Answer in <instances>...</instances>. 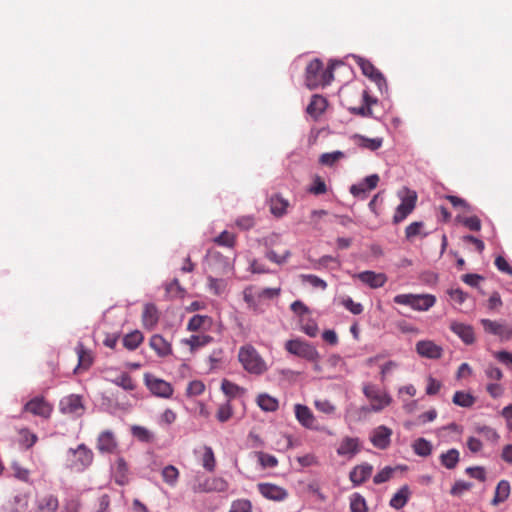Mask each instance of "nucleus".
<instances>
[{
	"mask_svg": "<svg viewBox=\"0 0 512 512\" xmlns=\"http://www.w3.org/2000/svg\"><path fill=\"white\" fill-rule=\"evenodd\" d=\"M335 64L330 63L327 68L323 67V63L319 59L310 61L306 67L305 82L309 89H316L318 87H325L329 85L334 76Z\"/></svg>",
	"mask_w": 512,
	"mask_h": 512,
	"instance_id": "obj_1",
	"label": "nucleus"
},
{
	"mask_svg": "<svg viewBox=\"0 0 512 512\" xmlns=\"http://www.w3.org/2000/svg\"><path fill=\"white\" fill-rule=\"evenodd\" d=\"M238 360L244 370L250 374L262 375L268 370L265 360L251 344H245L239 348Z\"/></svg>",
	"mask_w": 512,
	"mask_h": 512,
	"instance_id": "obj_2",
	"label": "nucleus"
},
{
	"mask_svg": "<svg viewBox=\"0 0 512 512\" xmlns=\"http://www.w3.org/2000/svg\"><path fill=\"white\" fill-rule=\"evenodd\" d=\"M94 460V454L85 444H79L77 448H70L66 454V467L76 473L85 471Z\"/></svg>",
	"mask_w": 512,
	"mask_h": 512,
	"instance_id": "obj_3",
	"label": "nucleus"
},
{
	"mask_svg": "<svg viewBox=\"0 0 512 512\" xmlns=\"http://www.w3.org/2000/svg\"><path fill=\"white\" fill-rule=\"evenodd\" d=\"M393 301L399 305L411 307L416 311H427L436 302L435 296L431 294H398L393 298Z\"/></svg>",
	"mask_w": 512,
	"mask_h": 512,
	"instance_id": "obj_4",
	"label": "nucleus"
},
{
	"mask_svg": "<svg viewBox=\"0 0 512 512\" xmlns=\"http://www.w3.org/2000/svg\"><path fill=\"white\" fill-rule=\"evenodd\" d=\"M398 197L401 199V203L397 206L393 215L394 224L404 221L414 211L417 203V193L406 187L398 192Z\"/></svg>",
	"mask_w": 512,
	"mask_h": 512,
	"instance_id": "obj_5",
	"label": "nucleus"
},
{
	"mask_svg": "<svg viewBox=\"0 0 512 512\" xmlns=\"http://www.w3.org/2000/svg\"><path fill=\"white\" fill-rule=\"evenodd\" d=\"M363 394L370 401V409L373 412H380L392 403L391 396L372 383L364 384Z\"/></svg>",
	"mask_w": 512,
	"mask_h": 512,
	"instance_id": "obj_6",
	"label": "nucleus"
},
{
	"mask_svg": "<svg viewBox=\"0 0 512 512\" xmlns=\"http://www.w3.org/2000/svg\"><path fill=\"white\" fill-rule=\"evenodd\" d=\"M285 349L295 356L301 357L307 361H317L320 355L316 348L308 342L300 339H291L285 343Z\"/></svg>",
	"mask_w": 512,
	"mask_h": 512,
	"instance_id": "obj_7",
	"label": "nucleus"
},
{
	"mask_svg": "<svg viewBox=\"0 0 512 512\" xmlns=\"http://www.w3.org/2000/svg\"><path fill=\"white\" fill-rule=\"evenodd\" d=\"M480 322L485 333L497 336L501 341L512 339V325L490 319H481Z\"/></svg>",
	"mask_w": 512,
	"mask_h": 512,
	"instance_id": "obj_8",
	"label": "nucleus"
},
{
	"mask_svg": "<svg viewBox=\"0 0 512 512\" xmlns=\"http://www.w3.org/2000/svg\"><path fill=\"white\" fill-rule=\"evenodd\" d=\"M144 381L150 392L157 397L170 398L173 394L174 390L169 382L152 374H145Z\"/></svg>",
	"mask_w": 512,
	"mask_h": 512,
	"instance_id": "obj_9",
	"label": "nucleus"
},
{
	"mask_svg": "<svg viewBox=\"0 0 512 512\" xmlns=\"http://www.w3.org/2000/svg\"><path fill=\"white\" fill-rule=\"evenodd\" d=\"M258 492L267 500L274 502L285 501L289 493L284 488L274 483L262 482L257 484Z\"/></svg>",
	"mask_w": 512,
	"mask_h": 512,
	"instance_id": "obj_10",
	"label": "nucleus"
},
{
	"mask_svg": "<svg viewBox=\"0 0 512 512\" xmlns=\"http://www.w3.org/2000/svg\"><path fill=\"white\" fill-rule=\"evenodd\" d=\"M96 448L102 454H117L119 443L115 433L111 430L102 431L97 437Z\"/></svg>",
	"mask_w": 512,
	"mask_h": 512,
	"instance_id": "obj_11",
	"label": "nucleus"
},
{
	"mask_svg": "<svg viewBox=\"0 0 512 512\" xmlns=\"http://www.w3.org/2000/svg\"><path fill=\"white\" fill-rule=\"evenodd\" d=\"M23 411L47 419L51 416L53 406L44 397L38 396L28 401L24 405Z\"/></svg>",
	"mask_w": 512,
	"mask_h": 512,
	"instance_id": "obj_12",
	"label": "nucleus"
},
{
	"mask_svg": "<svg viewBox=\"0 0 512 512\" xmlns=\"http://www.w3.org/2000/svg\"><path fill=\"white\" fill-rule=\"evenodd\" d=\"M59 408L63 414L72 417H79L84 413V405L79 395L71 394L64 397L59 403Z\"/></svg>",
	"mask_w": 512,
	"mask_h": 512,
	"instance_id": "obj_13",
	"label": "nucleus"
},
{
	"mask_svg": "<svg viewBox=\"0 0 512 512\" xmlns=\"http://www.w3.org/2000/svg\"><path fill=\"white\" fill-rule=\"evenodd\" d=\"M356 63L360 67L362 73L374 81L380 90L382 87H386V80L383 74L367 59L357 57Z\"/></svg>",
	"mask_w": 512,
	"mask_h": 512,
	"instance_id": "obj_14",
	"label": "nucleus"
},
{
	"mask_svg": "<svg viewBox=\"0 0 512 512\" xmlns=\"http://www.w3.org/2000/svg\"><path fill=\"white\" fill-rule=\"evenodd\" d=\"M392 433L390 428L384 425L378 426L373 430L370 441L374 447L384 450L390 445Z\"/></svg>",
	"mask_w": 512,
	"mask_h": 512,
	"instance_id": "obj_15",
	"label": "nucleus"
},
{
	"mask_svg": "<svg viewBox=\"0 0 512 512\" xmlns=\"http://www.w3.org/2000/svg\"><path fill=\"white\" fill-rule=\"evenodd\" d=\"M213 326V319L208 315L196 314L192 316L186 326L189 332L207 333Z\"/></svg>",
	"mask_w": 512,
	"mask_h": 512,
	"instance_id": "obj_16",
	"label": "nucleus"
},
{
	"mask_svg": "<svg viewBox=\"0 0 512 512\" xmlns=\"http://www.w3.org/2000/svg\"><path fill=\"white\" fill-rule=\"evenodd\" d=\"M360 440L357 437H344L338 448L337 454L341 457L351 459L360 451Z\"/></svg>",
	"mask_w": 512,
	"mask_h": 512,
	"instance_id": "obj_17",
	"label": "nucleus"
},
{
	"mask_svg": "<svg viewBox=\"0 0 512 512\" xmlns=\"http://www.w3.org/2000/svg\"><path fill=\"white\" fill-rule=\"evenodd\" d=\"M450 329L465 344L471 345L475 342V333H474V329L471 325L453 321L450 324Z\"/></svg>",
	"mask_w": 512,
	"mask_h": 512,
	"instance_id": "obj_18",
	"label": "nucleus"
},
{
	"mask_svg": "<svg viewBox=\"0 0 512 512\" xmlns=\"http://www.w3.org/2000/svg\"><path fill=\"white\" fill-rule=\"evenodd\" d=\"M416 351L420 356L429 359H438L442 356V348L430 340L417 342Z\"/></svg>",
	"mask_w": 512,
	"mask_h": 512,
	"instance_id": "obj_19",
	"label": "nucleus"
},
{
	"mask_svg": "<svg viewBox=\"0 0 512 512\" xmlns=\"http://www.w3.org/2000/svg\"><path fill=\"white\" fill-rule=\"evenodd\" d=\"M357 278L372 289L380 288L387 282V276L384 273L374 271H363L357 274Z\"/></svg>",
	"mask_w": 512,
	"mask_h": 512,
	"instance_id": "obj_20",
	"label": "nucleus"
},
{
	"mask_svg": "<svg viewBox=\"0 0 512 512\" xmlns=\"http://www.w3.org/2000/svg\"><path fill=\"white\" fill-rule=\"evenodd\" d=\"M362 105L359 107H351L349 111L352 114L359 115L361 117H373L372 105L377 103V99L370 96L367 90L362 91Z\"/></svg>",
	"mask_w": 512,
	"mask_h": 512,
	"instance_id": "obj_21",
	"label": "nucleus"
},
{
	"mask_svg": "<svg viewBox=\"0 0 512 512\" xmlns=\"http://www.w3.org/2000/svg\"><path fill=\"white\" fill-rule=\"evenodd\" d=\"M150 347L159 357H167L172 354V345L162 335L155 334L149 340Z\"/></svg>",
	"mask_w": 512,
	"mask_h": 512,
	"instance_id": "obj_22",
	"label": "nucleus"
},
{
	"mask_svg": "<svg viewBox=\"0 0 512 512\" xmlns=\"http://www.w3.org/2000/svg\"><path fill=\"white\" fill-rule=\"evenodd\" d=\"M295 416L298 422L308 429L315 428V417L312 411L305 405L296 404L294 407Z\"/></svg>",
	"mask_w": 512,
	"mask_h": 512,
	"instance_id": "obj_23",
	"label": "nucleus"
},
{
	"mask_svg": "<svg viewBox=\"0 0 512 512\" xmlns=\"http://www.w3.org/2000/svg\"><path fill=\"white\" fill-rule=\"evenodd\" d=\"M372 471V465L364 463L354 467L349 474V478L354 486H359L371 476Z\"/></svg>",
	"mask_w": 512,
	"mask_h": 512,
	"instance_id": "obj_24",
	"label": "nucleus"
},
{
	"mask_svg": "<svg viewBox=\"0 0 512 512\" xmlns=\"http://www.w3.org/2000/svg\"><path fill=\"white\" fill-rule=\"evenodd\" d=\"M213 341V337L206 333L193 334L189 338L183 339L182 344L189 347L191 352H195L198 349L207 346Z\"/></svg>",
	"mask_w": 512,
	"mask_h": 512,
	"instance_id": "obj_25",
	"label": "nucleus"
},
{
	"mask_svg": "<svg viewBox=\"0 0 512 512\" xmlns=\"http://www.w3.org/2000/svg\"><path fill=\"white\" fill-rule=\"evenodd\" d=\"M159 321V312L154 304H145L142 312L143 327L152 330Z\"/></svg>",
	"mask_w": 512,
	"mask_h": 512,
	"instance_id": "obj_26",
	"label": "nucleus"
},
{
	"mask_svg": "<svg viewBox=\"0 0 512 512\" xmlns=\"http://www.w3.org/2000/svg\"><path fill=\"white\" fill-rule=\"evenodd\" d=\"M353 140L358 147L368 149L370 151L378 150L383 144L382 138H368L359 134H355L353 136Z\"/></svg>",
	"mask_w": 512,
	"mask_h": 512,
	"instance_id": "obj_27",
	"label": "nucleus"
},
{
	"mask_svg": "<svg viewBox=\"0 0 512 512\" xmlns=\"http://www.w3.org/2000/svg\"><path fill=\"white\" fill-rule=\"evenodd\" d=\"M327 106V101L320 95H313L310 103L307 106V113L312 117H318L324 112Z\"/></svg>",
	"mask_w": 512,
	"mask_h": 512,
	"instance_id": "obj_28",
	"label": "nucleus"
},
{
	"mask_svg": "<svg viewBox=\"0 0 512 512\" xmlns=\"http://www.w3.org/2000/svg\"><path fill=\"white\" fill-rule=\"evenodd\" d=\"M58 506L57 497L52 494H47L38 500L36 512H56Z\"/></svg>",
	"mask_w": 512,
	"mask_h": 512,
	"instance_id": "obj_29",
	"label": "nucleus"
},
{
	"mask_svg": "<svg viewBox=\"0 0 512 512\" xmlns=\"http://www.w3.org/2000/svg\"><path fill=\"white\" fill-rule=\"evenodd\" d=\"M270 211L276 217H282L286 214L289 206L288 200L279 195L272 196L269 201Z\"/></svg>",
	"mask_w": 512,
	"mask_h": 512,
	"instance_id": "obj_30",
	"label": "nucleus"
},
{
	"mask_svg": "<svg viewBox=\"0 0 512 512\" xmlns=\"http://www.w3.org/2000/svg\"><path fill=\"white\" fill-rule=\"evenodd\" d=\"M256 403L265 412H275L279 408V401L266 393L259 394Z\"/></svg>",
	"mask_w": 512,
	"mask_h": 512,
	"instance_id": "obj_31",
	"label": "nucleus"
},
{
	"mask_svg": "<svg viewBox=\"0 0 512 512\" xmlns=\"http://www.w3.org/2000/svg\"><path fill=\"white\" fill-rule=\"evenodd\" d=\"M76 353L78 356V365L75 369H88L93 363V357L89 350H87L82 343L76 346Z\"/></svg>",
	"mask_w": 512,
	"mask_h": 512,
	"instance_id": "obj_32",
	"label": "nucleus"
},
{
	"mask_svg": "<svg viewBox=\"0 0 512 512\" xmlns=\"http://www.w3.org/2000/svg\"><path fill=\"white\" fill-rule=\"evenodd\" d=\"M144 336L141 331L134 330L123 337V346L130 350H136L143 342Z\"/></svg>",
	"mask_w": 512,
	"mask_h": 512,
	"instance_id": "obj_33",
	"label": "nucleus"
},
{
	"mask_svg": "<svg viewBox=\"0 0 512 512\" xmlns=\"http://www.w3.org/2000/svg\"><path fill=\"white\" fill-rule=\"evenodd\" d=\"M410 496V490L408 486L401 487L391 498L390 506L395 509L403 508Z\"/></svg>",
	"mask_w": 512,
	"mask_h": 512,
	"instance_id": "obj_34",
	"label": "nucleus"
},
{
	"mask_svg": "<svg viewBox=\"0 0 512 512\" xmlns=\"http://www.w3.org/2000/svg\"><path fill=\"white\" fill-rule=\"evenodd\" d=\"M510 495V484L506 480H501L495 490V495L492 500V504L497 505L504 502Z\"/></svg>",
	"mask_w": 512,
	"mask_h": 512,
	"instance_id": "obj_35",
	"label": "nucleus"
},
{
	"mask_svg": "<svg viewBox=\"0 0 512 512\" xmlns=\"http://www.w3.org/2000/svg\"><path fill=\"white\" fill-rule=\"evenodd\" d=\"M441 464L447 469H454L459 462V452L456 449H450L440 456Z\"/></svg>",
	"mask_w": 512,
	"mask_h": 512,
	"instance_id": "obj_36",
	"label": "nucleus"
},
{
	"mask_svg": "<svg viewBox=\"0 0 512 512\" xmlns=\"http://www.w3.org/2000/svg\"><path fill=\"white\" fill-rule=\"evenodd\" d=\"M412 448H413L415 454L422 456V457H427L432 452V445L425 438H418L417 440H415L412 445Z\"/></svg>",
	"mask_w": 512,
	"mask_h": 512,
	"instance_id": "obj_37",
	"label": "nucleus"
},
{
	"mask_svg": "<svg viewBox=\"0 0 512 512\" xmlns=\"http://www.w3.org/2000/svg\"><path fill=\"white\" fill-rule=\"evenodd\" d=\"M452 401L457 406L468 408L475 403V397L470 393L457 391L455 392Z\"/></svg>",
	"mask_w": 512,
	"mask_h": 512,
	"instance_id": "obj_38",
	"label": "nucleus"
},
{
	"mask_svg": "<svg viewBox=\"0 0 512 512\" xmlns=\"http://www.w3.org/2000/svg\"><path fill=\"white\" fill-rule=\"evenodd\" d=\"M350 510L351 512H367V503L365 498L359 493H353L350 496Z\"/></svg>",
	"mask_w": 512,
	"mask_h": 512,
	"instance_id": "obj_39",
	"label": "nucleus"
},
{
	"mask_svg": "<svg viewBox=\"0 0 512 512\" xmlns=\"http://www.w3.org/2000/svg\"><path fill=\"white\" fill-rule=\"evenodd\" d=\"M424 222L415 221L409 224L405 229V236L408 240H412L417 236L425 237L427 233H423Z\"/></svg>",
	"mask_w": 512,
	"mask_h": 512,
	"instance_id": "obj_40",
	"label": "nucleus"
},
{
	"mask_svg": "<svg viewBox=\"0 0 512 512\" xmlns=\"http://www.w3.org/2000/svg\"><path fill=\"white\" fill-rule=\"evenodd\" d=\"M128 466L123 458L116 460V474L115 481L119 485H124L127 481Z\"/></svg>",
	"mask_w": 512,
	"mask_h": 512,
	"instance_id": "obj_41",
	"label": "nucleus"
},
{
	"mask_svg": "<svg viewBox=\"0 0 512 512\" xmlns=\"http://www.w3.org/2000/svg\"><path fill=\"white\" fill-rule=\"evenodd\" d=\"M11 470H12V473H13V476L15 478H17L18 480L20 481H23V482H29L30 480V470L23 467L20 462L18 461H13L11 463Z\"/></svg>",
	"mask_w": 512,
	"mask_h": 512,
	"instance_id": "obj_42",
	"label": "nucleus"
},
{
	"mask_svg": "<svg viewBox=\"0 0 512 512\" xmlns=\"http://www.w3.org/2000/svg\"><path fill=\"white\" fill-rule=\"evenodd\" d=\"M113 382L117 385L122 387L126 391H133L136 388V384L132 377L128 373H121L119 376H117Z\"/></svg>",
	"mask_w": 512,
	"mask_h": 512,
	"instance_id": "obj_43",
	"label": "nucleus"
},
{
	"mask_svg": "<svg viewBox=\"0 0 512 512\" xmlns=\"http://www.w3.org/2000/svg\"><path fill=\"white\" fill-rule=\"evenodd\" d=\"M163 480L170 486H174L177 483L179 477L178 469L173 465H168L162 470Z\"/></svg>",
	"mask_w": 512,
	"mask_h": 512,
	"instance_id": "obj_44",
	"label": "nucleus"
},
{
	"mask_svg": "<svg viewBox=\"0 0 512 512\" xmlns=\"http://www.w3.org/2000/svg\"><path fill=\"white\" fill-rule=\"evenodd\" d=\"M192 489L195 493L212 492V478L197 477L193 483Z\"/></svg>",
	"mask_w": 512,
	"mask_h": 512,
	"instance_id": "obj_45",
	"label": "nucleus"
},
{
	"mask_svg": "<svg viewBox=\"0 0 512 512\" xmlns=\"http://www.w3.org/2000/svg\"><path fill=\"white\" fill-rule=\"evenodd\" d=\"M202 465L207 471H209V472L214 471L215 466H216V460H215L214 452L211 447H208V446L204 447V454L202 457Z\"/></svg>",
	"mask_w": 512,
	"mask_h": 512,
	"instance_id": "obj_46",
	"label": "nucleus"
},
{
	"mask_svg": "<svg viewBox=\"0 0 512 512\" xmlns=\"http://www.w3.org/2000/svg\"><path fill=\"white\" fill-rule=\"evenodd\" d=\"M233 415V409L229 401L218 407L216 418L219 422H227Z\"/></svg>",
	"mask_w": 512,
	"mask_h": 512,
	"instance_id": "obj_47",
	"label": "nucleus"
},
{
	"mask_svg": "<svg viewBox=\"0 0 512 512\" xmlns=\"http://www.w3.org/2000/svg\"><path fill=\"white\" fill-rule=\"evenodd\" d=\"M208 286L214 295H221L226 290V282L223 279H217L212 276L208 277Z\"/></svg>",
	"mask_w": 512,
	"mask_h": 512,
	"instance_id": "obj_48",
	"label": "nucleus"
},
{
	"mask_svg": "<svg viewBox=\"0 0 512 512\" xmlns=\"http://www.w3.org/2000/svg\"><path fill=\"white\" fill-rule=\"evenodd\" d=\"M300 279L302 282L309 283L314 288H319L321 290H325L327 288V283L320 277L313 274H302L300 275Z\"/></svg>",
	"mask_w": 512,
	"mask_h": 512,
	"instance_id": "obj_49",
	"label": "nucleus"
},
{
	"mask_svg": "<svg viewBox=\"0 0 512 512\" xmlns=\"http://www.w3.org/2000/svg\"><path fill=\"white\" fill-rule=\"evenodd\" d=\"M308 192L313 195H321L327 192L325 181L318 175L313 178L312 185L308 188Z\"/></svg>",
	"mask_w": 512,
	"mask_h": 512,
	"instance_id": "obj_50",
	"label": "nucleus"
},
{
	"mask_svg": "<svg viewBox=\"0 0 512 512\" xmlns=\"http://www.w3.org/2000/svg\"><path fill=\"white\" fill-rule=\"evenodd\" d=\"M132 435L142 442H151L153 434L143 426H133L131 428Z\"/></svg>",
	"mask_w": 512,
	"mask_h": 512,
	"instance_id": "obj_51",
	"label": "nucleus"
},
{
	"mask_svg": "<svg viewBox=\"0 0 512 512\" xmlns=\"http://www.w3.org/2000/svg\"><path fill=\"white\" fill-rule=\"evenodd\" d=\"M214 242L219 246L232 248L235 245V235L228 231H223L219 236L214 238Z\"/></svg>",
	"mask_w": 512,
	"mask_h": 512,
	"instance_id": "obj_52",
	"label": "nucleus"
},
{
	"mask_svg": "<svg viewBox=\"0 0 512 512\" xmlns=\"http://www.w3.org/2000/svg\"><path fill=\"white\" fill-rule=\"evenodd\" d=\"M258 461L263 468H274L278 465V460L275 456L265 453L258 452Z\"/></svg>",
	"mask_w": 512,
	"mask_h": 512,
	"instance_id": "obj_53",
	"label": "nucleus"
},
{
	"mask_svg": "<svg viewBox=\"0 0 512 512\" xmlns=\"http://www.w3.org/2000/svg\"><path fill=\"white\" fill-rule=\"evenodd\" d=\"M229 512H252V504L247 499H238L232 503Z\"/></svg>",
	"mask_w": 512,
	"mask_h": 512,
	"instance_id": "obj_54",
	"label": "nucleus"
},
{
	"mask_svg": "<svg viewBox=\"0 0 512 512\" xmlns=\"http://www.w3.org/2000/svg\"><path fill=\"white\" fill-rule=\"evenodd\" d=\"M290 256H291L290 250H285L282 255L277 254L274 250H269L266 252V258L276 264L285 263Z\"/></svg>",
	"mask_w": 512,
	"mask_h": 512,
	"instance_id": "obj_55",
	"label": "nucleus"
},
{
	"mask_svg": "<svg viewBox=\"0 0 512 512\" xmlns=\"http://www.w3.org/2000/svg\"><path fill=\"white\" fill-rule=\"evenodd\" d=\"M344 154L340 151H335L332 153H324L320 156V163L323 165L331 166L339 159H341Z\"/></svg>",
	"mask_w": 512,
	"mask_h": 512,
	"instance_id": "obj_56",
	"label": "nucleus"
},
{
	"mask_svg": "<svg viewBox=\"0 0 512 512\" xmlns=\"http://www.w3.org/2000/svg\"><path fill=\"white\" fill-rule=\"evenodd\" d=\"M342 305L354 315H359L363 312L361 303H356L350 297L342 299Z\"/></svg>",
	"mask_w": 512,
	"mask_h": 512,
	"instance_id": "obj_57",
	"label": "nucleus"
},
{
	"mask_svg": "<svg viewBox=\"0 0 512 512\" xmlns=\"http://www.w3.org/2000/svg\"><path fill=\"white\" fill-rule=\"evenodd\" d=\"M221 389L225 395L235 397L238 394L240 387L231 381L224 379L221 383Z\"/></svg>",
	"mask_w": 512,
	"mask_h": 512,
	"instance_id": "obj_58",
	"label": "nucleus"
},
{
	"mask_svg": "<svg viewBox=\"0 0 512 512\" xmlns=\"http://www.w3.org/2000/svg\"><path fill=\"white\" fill-rule=\"evenodd\" d=\"M166 291L173 296L179 297H182L185 293V289L180 285L179 280L176 278L166 285Z\"/></svg>",
	"mask_w": 512,
	"mask_h": 512,
	"instance_id": "obj_59",
	"label": "nucleus"
},
{
	"mask_svg": "<svg viewBox=\"0 0 512 512\" xmlns=\"http://www.w3.org/2000/svg\"><path fill=\"white\" fill-rule=\"evenodd\" d=\"M466 473L472 477L475 478L481 482H484L486 480V471L484 467L476 466V467H468L466 469Z\"/></svg>",
	"mask_w": 512,
	"mask_h": 512,
	"instance_id": "obj_60",
	"label": "nucleus"
},
{
	"mask_svg": "<svg viewBox=\"0 0 512 512\" xmlns=\"http://www.w3.org/2000/svg\"><path fill=\"white\" fill-rule=\"evenodd\" d=\"M447 293L450 296L451 300H453L458 305H462L468 296L463 290L459 288L450 289L448 290Z\"/></svg>",
	"mask_w": 512,
	"mask_h": 512,
	"instance_id": "obj_61",
	"label": "nucleus"
},
{
	"mask_svg": "<svg viewBox=\"0 0 512 512\" xmlns=\"http://www.w3.org/2000/svg\"><path fill=\"white\" fill-rule=\"evenodd\" d=\"M205 385L198 380L191 381L187 387V394L190 396H197L204 392Z\"/></svg>",
	"mask_w": 512,
	"mask_h": 512,
	"instance_id": "obj_62",
	"label": "nucleus"
},
{
	"mask_svg": "<svg viewBox=\"0 0 512 512\" xmlns=\"http://www.w3.org/2000/svg\"><path fill=\"white\" fill-rule=\"evenodd\" d=\"M393 474V469L390 467H385L381 471H379L373 478V482L375 484H382L388 481Z\"/></svg>",
	"mask_w": 512,
	"mask_h": 512,
	"instance_id": "obj_63",
	"label": "nucleus"
},
{
	"mask_svg": "<svg viewBox=\"0 0 512 512\" xmlns=\"http://www.w3.org/2000/svg\"><path fill=\"white\" fill-rule=\"evenodd\" d=\"M315 407L318 411L325 414H332L335 411V406L328 400H316Z\"/></svg>",
	"mask_w": 512,
	"mask_h": 512,
	"instance_id": "obj_64",
	"label": "nucleus"
}]
</instances>
